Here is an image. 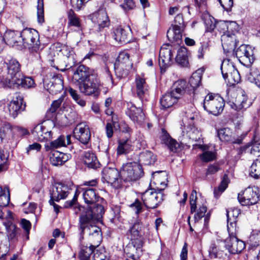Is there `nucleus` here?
I'll return each instance as SVG.
<instances>
[{
  "instance_id": "nucleus-1",
  "label": "nucleus",
  "mask_w": 260,
  "mask_h": 260,
  "mask_svg": "<svg viewBox=\"0 0 260 260\" xmlns=\"http://www.w3.org/2000/svg\"><path fill=\"white\" fill-rule=\"evenodd\" d=\"M22 74L21 64L15 58L7 59L4 63V74L0 76V83L4 87H14V82L19 81Z\"/></svg>"
},
{
  "instance_id": "nucleus-2",
  "label": "nucleus",
  "mask_w": 260,
  "mask_h": 260,
  "mask_svg": "<svg viewBox=\"0 0 260 260\" xmlns=\"http://www.w3.org/2000/svg\"><path fill=\"white\" fill-rule=\"evenodd\" d=\"M141 224L139 222L134 224L130 229L131 242L124 248V252L127 257L134 260H138L142 254L143 238L140 235Z\"/></svg>"
},
{
  "instance_id": "nucleus-3",
  "label": "nucleus",
  "mask_w": 260,
  "mask_h": 260,
  "mask_svg": "<svg viewBox=\"0 0 260 260\" xmlns=\"http://www.w3.org/2000/svg\"><path fill=\"white\" fill-rule=\"evenodd\" d=\"M20 49L27 48L31 51L39 50L41 43L38 31L35 29L26 28L20 32Z\"/></svg>"
},
{
  "instance_id": "nucleus-4",
  "label": "nucleus",
  "mask_w": 260,
  "mask_h": 260,
  "mask_svg": "<svg viewBox=\"0 0 260 260\" xmlns=\"http://www.w3.org/2000/svg\"><path fill=\"white\" fill-rule=\"evenodd\" d=\"M121 180L132 182L139 179L143 175L141 165L136 161L128 162L122 165L120 171Z\"/></svg>"
},
{
  "instance_id": "nucleus-5",
  "label": "nucleus",
  "mask_w": 260,
  "mask_h": 260,
  "mask_svg": "<svg viewBox=\"0 0 260 260\" xmlns=\"http://www.w3.org/2000/svg\"><path fill=\"white\" fill-rule=\"evenodd\" d=\"M224 102L222 97L218 94H207L203 102L204 109L208 113L217 116L223 111Z\"/></svg>"
},
{
  "instance_id": "nucleus-6",
  "label": "nucleus",
  "mask_w": 260,
  "mask_h": 260,
  "mask_svg": "<svg viewBox=\"0 0 260 260\" xmlns=\"http://www.w3.org/2000/svg\"><path fill=\"white\" fill-rule=\"evenodd\" d=\"M141 199L143 205L147 208L154 209L164 200V194L161 190L156 191L151 188L142 193Z\"/></svg>"
},
{
  "instance_id": "nucleus-7",
  "label": "nucleus",
  "mask_w": 260,
  "mask_h": 260,
  "mask_svg": "<svg viewBox=\"0 0 260 260\" xmlns=\"http://www.w3.org/2000/svg\"><path fill=\"white\" fill-rule=\"evenodd\" d=\"M223 78L231 84L238 83L240 80V76L233 62L229 59H224L220 66Z\"/></svg>"
},
{
  "instance_id": "nucleus-8",
  "label": "nucleus",
  "mask_w": 260,
  "mask_h": 260,
  "mask_svg": "<svg viewBox=\"0 0 260 260\" xmlns=\"http://www.w3.org/2000/svg\"><path fill=\"white\" fill-rule=\"evenodd\" d=\"M102 85L99 79L91 78L80 83L79 85V88L80 92L85 95H92L94 98H98Z\"/></svg>"
},
{
  "instance_id": "nucleus-9",
  "label": "nucleus",
  "mask_w": 260,
  "mask_h": 260,
  "mask_svg": "<svg viewBox=\"0 0 260 260\" xmlns=\"http://www.w3.org/2000/svg\"><path fill=\"white\" fill-rule=\"evenodd\" d=\"M79 230L80 231V239H83V235L87 234L90 236L101 232V229L94 225V221L92 220L90 217L80 216L79 219Z\"/></svg>"
},
{
  "instance_id": "nucleus-10",
  "label": "nucleus",
  "mask_w": 260,
  "mask_h": 260,
  "mask_svg": "<svg viewBox=\"0 0 260 260\" xmlns=\"http://www.w3.org/2000/svg\"><path fill=\"white\" fill-rule=\"evenodd\" d=\"M235 54L240 62L245 66H250L255 60L254 49L249 45H241Z\"/></svg>"
},
{
  "instance_id": "nucleus-11",
  "label": "nucleus",
  "mask_w": 260,
  "mask_h": 260,
  "mask_svg": "<svg viewBox=\"0 0 260 260\" xmlns=\"http://www.w3.org/2000/svg\"><path fill=\"white\" fill-rule=\"evenodd\" d=\"M71 190L70 185L61 182L55 183L50 191V198L58 202L60 200L65 199Z\"/></svg>"
},
{
  "instance_id": "nucleus-12",
  "label": "nucleus",
  "mask_w": 260,
  "mask_h": 260,
  "mask_svg": "<svg viewBox=\"0 0 260 260\" xmlns=\"http://www.w3.org/2000/svg\"><path fill=\"white\" fill-rule=\"evenodd\" d=\"M44 84L46 90L52 94L60 93L63 89V79L60 74L53 76L49 81L45 79Z\"/></svg>"
},
{
  "instance_id": "nucleus-13",
  "label": "nucleus",
  "mask_w": 260,
  "mask_h": 260,
  "mask_svg": "<svg viewBox=\"0 0 260 260\" xmlns=\"http://www.w3.org/2000/svg\"><path fill=\"white\" fill-rule=\"evenodd\" d=\"M238 199L242 205L251 206L258 202L259 196L256 190L249 187L244 190L242 194L239 193Z\"/></svg>"
},
{
  "instance_id": "nucleus-14",
  "label": "nucleus",
  "mask_w": 260,
  "mask_h": 260,
  "mask_svg": "<svg viewBox=\"0 0 260 260\" xmlns=\"http://www.w3.org/2000/svg\"><path fill=\"white\" fill-rule=\"evenodd\" d=\"M120 172L115 168H107L103 171V178L106 182L115 188L121 186V179L119 178Z\"/></svg>"
},
{
  "instance_id": "nucleus-15",
  "label": "nucleus",
  "mask_w": 260,
  "mask_h": 260,
  "mask_svg": "<svg viewBox=\"0 0 260 260\" xmlns=\"http://www.w3.org/2000/svg\"><path fill=\"white\" fill-rule=\"evenodd\" d=\"M92 22L97 24V30L101 31L103 28L108 27L110 20L104 9H101L89 16Z\"/></svg>"
},
{
  "instance_id": "nucleus-16",
  "label": "nucleus",
  "mask_w": 260,
  "mask_h": 260,
  "mask_svg": "<svg viewBox=\"0 0 260 260\" xmlns=\"http://www.w3.org/2000/svg\"><path fill=\"white\" fill-rule=\"evenodd\" d=\"M74 136L77 140L83 144H87L91 137L89 127L83 123L78 124L74 129Z\"/></svg>"
},
{
  "instance_id": "nucleus-17",
  "label": "nucleus",
  "mask_w": 260,
  "mask_h": 260,
  "mask_svg": "<svg viewBox=\"0 0 260 260\" xmlns=\"http://www.w3.org/2000/svg\"><path fill=\"white\" fill-rule=\"evenodd\" d=\"M126 114L132 120L140 124L143 122L145 119L142 109L136 107L132 103H127Z\"/></svg>"
},
{
  "instance_id": "nucleus-18",
  "label": "nucleus",
  "mask_w": 260,
  "mask_h": 260,
  "mask_svg": "<svg viewBox=\"0 0 260 260\" xmlns=\"http://www.w3.org/2000/svg\"><path fill=\"white\" fill-rule=\"evenodd\" d=\"M224 242L225 247L232 254L239 253L245 248L244 242L239 240L236 236H229Z\"/></svg>"
},
{
  "instance_id": "nucleus-19",
  "label": "nucleus",
  "mask_w": 260,
  "mask_h": 260,
  "mask_svg": "<svg viewBox=\"0 0 260 260\" xmlns=\"http://www.w3.org/2000/svg\"><path fill=\"white\" fill-rule=\"evenodd\" d=\"M160 139L161 144H165L171 152L176 153L181 150L180 144L175 139L171 138L165 129L162 128L161 129Z\"/></svg>"
},
{
  "instance_id": "nucleus-20",
  "label": "nucleus",
  "mask_w": 260,
  "mask_h": 260,
  "mask_svg": "<svg viewBox=\"0 0 260 260\" xmlns=\"http://www.w3.org/2000/svg\"><path fill=\"white\" fill-rule=\"evenodd\" d=\"M92 72L88 67L80 65L77 67L74 72L73 79L75 82L78 83V85L84 82L85 81L91 78Z\"/></svg>"
},
{
  "instance_id": "nucleus-21",
  "label": "nucleus",
  "mask_w": 260,
  "mask_h": 260,
  "mask_svg": "<svg viewBox=\"0 0 260 260\" xmlns=\"http://www.w3.org/2000/svg\"><path fill=\"white\" fill-rule=\"evenodd\" d=\"M34 138L39 141H48L52 138V133L43 123L36 125L32 131Z\"/></svg>"
},
{
  "instance_id": "nucleus-22",
  "label": "nucleus",
  "mask_w": 260,
  "mask_h": 260,
  "mask_svg": "<svg viewBox=\"0 0 260 260\" xmlns=\"http://www.w3.org/2000/svg\"><path fill=\"white\" fill-rule=\"evenodd\" d=\"M25 105L23 104V99L16 97L11 101L8 105L10 115L13 118H16L22 111L25 109Z\"/></svg>"
},
{
  "instance_id": "nucleus-23",
  "label": "nucleus",
  "mask_w": 260,
  "mask_h": 260,
  "mask_svg": "<svg viewBox=\"0 0 260 260\" xmlns=\"http://www.w3.org/2000/svg\"><path fill=\"white\" fill-rule=\"evenodd\" d=\"M172 51L169 45L162 46L159 51V64L161 68H166L171 64Z\"/></svg>"
},
{
  "instance_id": "nucleus-24",
  "label": "nucleus",
  "mask_w": 260,
  "mask_h": 260,
  "mask_svg": "<svg viewBox=\"0 0 260 260\" xmlns=\"http://www.w3.org/2000/svg\"><path fill=\"white\" fill-rule=\"evenodd\" d=\"M251 105V102L248 101L247 96L244 91L239 93L235 102L230 104L231 107L236 111H243L248 108Z\"/></svg>"
},
{
  "instance_id": "nucleus-25",
  "label": "nucleus",
  "mask_w": 260,
  "mask_h": 260,
  "mask_svg": "<svg viewBox=\"0 0 260 260\" xmlns=\"http://www.w3.org/2000/svg\"><path fill=\"white\" fill-rule=\"evenodd\" d=\"M105 210L103 205L97 204L92 208L88 207L86 211L83 213L80 216H86L87 217L92 218V220L100 221L104 214Z\"/></svg>"
},
{
  "instance_id": "nucleus-26",
  "label": "nucleus",
  "mask_w": 260,
  "mask_h": 260,
  "mask_svg": "<svg viewBox=\"0 0 260 260\" xmlns=\"http://www.w3.org/2000/svg\"><path fill=\"white\" fill-rule=\"evenodd\" d=\"M221 41L223 49L226 52L234 50L237 46L236 38L233 34L223 31V34L221 36Z\"/></svg>"
},
{
  "instance_id": "nucleus-27",
  "label": "nucleus",
  "mask_w": 260,
  "mask_h": 260,
  "mask_svg": "<svg viewBox=\"0 0 260 260\" xmlns=\"http://www.w3.org/2000/svg\"><path fill=\"white\" fill-rule=\"evenodd\" d=\"M6 43L13 47H15L18 49H20V32L14 31H7L4 36Z\"/></svg>"
},
{
  "instance_id": "nucleus-28",
  "label": "nucleus",
  "mask_w": 260,
  "mask_h": 260,
  "mask_svg": "<svg viewBox=\"0 0 260 260\" xmlns=\"http://www.w3.org/2000/svg\"><path fill=\"white\" fill-rule=\"evenodd\" d=\"M135 83L137 96L142 100L148 94V85L145 79L139 75L136 76Z\"/></svg>"
},
{
  "instance_id": "nucleus-29",
  "label": "nucleus",
  "mask_w": 260,
  "mask_h": 260,
  "mask_svg": "<svg viewBox=\"0 0 260 260\" xmlns=\"http://www.w3.org/2000/svg\"><path fill=\"white\" fill-rule=\"evenodd\" d=\"M188 89L189 87L186 81L184 80H179L174 83L171 90L175 92L174 94L180 99L185 92L191 93Z\"/></svg>"
},
{
  "instance_id": "nucleus-30",
  "label": "nucleus",
  "mask_w": 260,
  "mask_h": 260,
  "mask_svg": "<svg viewBox=\"0 0 260 260\" xmlns=\"http://www.w3.org/2000/svg\"><path fill=\"white\" fill-rule=\"evenodd\" d=\"M71 144V136H60L57 139L51 142L49 144H45L46 151L58 148L60 147H64Z\"/></svg>"
},
{
  "instance_id": "nucleus-31",
  "label": "nucleus",
  "mask_w": 260,
  "mask_h": 260,
  "mask_svg": "<svg viewBox=\"0 0 260 260\" xmlns=\"http://www.w3.org/2000/svg\"><path fill=\"white\" fill-rule=\"evenodd\" d=\"M131 29L129 27L123 28L121 26L117 27L113 31L114 40L120 43L128 41Z\"/></svg>"
},
{
  "instance_id": "nucleus-32",
  "label": "nucleus",
  "mask_w": 260,
  "mask_h": 260,
  "mask_svg": "<svg viewBox=\"0 0 260 260\" xmlns=\"http://www.w3.org/2000/svg\"><path fill=\"white\" fill-rule=\"evenodd\" d=\"M205 24L206 30L208 31H212L214 29L216 26L221 28L223 31L229 29L230 26H237V23L234 21L222 22L216 25L210 18L206 19L205 21Z\"/></svg>"
},
{
  "instance_id": "nucleus-33",
  "label": "nucleus",
  "mask_w": 260,
  "mask_h": 260,
  "mask_svg": "<svg viewBox=\"0 0 260 260\" xmlns=\"http://www.w3.org/2000/svg\"><path fill=\"white\" fill-rule=\"evenodd\" d=\"M174 93L170 90L162 95L160 100V103L162 108H169L177 103L179 99Z\"/></svg>"
},
{
  "instance_id": "nucleus-34",
  "label": "nucleus",
  "mask_w": 260,
  "mask_h": 260,
  "mask_svg": "<svg viewBox=\"0 0 260 260\" xmlns=\"http://www.w3.org/2000/svg\"><path fill=\"white\" fill-rule=\"evenodd\" d=\"M82 190L84 201L88 205L95 204L100 198L95 189L93 188H82Z\"/></svg>"
},
{
  "instance_id": "nucleus-35",
  "label": "nucleus",
  "mask_w": 260,
  "mask_h": 260,
  "mask_svg": "<svg viewBox=\"0 0 260 260\" xmlns=\"http://www.w3.org/2000/svg\"><path fill=\"white\" fill-rule=\"evenodd\" d=\"M185 28L177 26V25H173L172 28H169L167 32V37L171 42H176L179 44L182 37V31Z\"/></svg>"
},
{
  "instance_id": "nucleus-36",
  "label": "nucleus",
  "mask_w": 260,
  "mask_h": 260,
  "mask_svg": "<svg viewBox=\"0 0 260 260\" xmlns=\"http://www.w3.org/2000/svg\"><path fill=\"white\" fill-rule=\"evenodd\" d=\"M183 137L184 139H188V143L190 142H199L200 141L202 134L201 132L195 126H190L187 127L186 132H183Z\"/></svg>"
},
{
  "instance_id": "nucleus-37",
  "label": "nucleus",
  "mask_w": 260,
  "mask_h": 260,
  "mask_svg": "<svg viewBox=\"0 0 260 260\" xmlns=\"http://www.w3.org/2000/svg\"><path fill=\"white\" fill-rule=\"evenodd\" d=\"M70 158V155L59 151H55L51 154L50 158L51 164L55 166L62 165Z\"/></svg>"
},
{
  "instance_id": "nucleus-38",
  "label": "nucleus",
  "mask_w": 260,
  "mask_h": 260,
  "mask_svg": "<svg viewBox=\"0 0 260 260\" xmlns=\"http://www.w3.org/2000/svg\"><path fill=\"white\" fill-rule=\"evenodd\" d=\"M68 25L69 26H73L76 28L78 30H82V21L72 9L68 12Z\"/></svg>"
},
{
  "instance_id": "nucleus-39",
  "label": "nucleus",
  "mask_w": 260,
  "mask_h": 260,
  "mask_svg": "<svg viewBox=\"0 0 260 260\" xmlns=\"http://www.w3.org/2000/svg\"><path fill=\"white\" fill-rule=\"evenodd\" d=\"M218 136L222 141L230 142L233 143H240V141L237 142L234 138V134L229 128H223L218 131Z\"/></svg>"
},
{
  "instance_id": "nucleus-40",
  "label": "nucleus",
  "mask_w": 260,
  "mask_h": 260,
  "mask_svg": "<svg viewBox=\"0 0 260 260\" xmlns=\"http://www.w3.org/2000/svg\"><path fill=\"white\" fill-rule=\"evenodd\" d=\"M156 156L149 151H145L139 154V163L140 165H150L156 160Z\"/></svg>"
},
{
  "instance_id": "nucleus-41",
  "label": "nucleus",
  "mask_w": 260,
  "mask_h": 260,
  "mask_svg": "<svg viewBox=\"0 0 260 260\" xmlns=\"http://www.w3.org/2000/svg\"><path fill=\"white\" fill-rule=\"evenodd\" d=\"M83 161L85 165L89 168L96 169L99 166V162L95 155L92 152H85Z\"/></svg>"
},
{
  "instance_id": "nucleus-42",
  "label": "nucleus",
  "mask_w": 260,
  "mask_h": 260,
  "mask_svg": "<svg viewBox=\"0 0 260 260\" xmlns=\"http://www.w3.org/2000/svg\"><path fill=\"white\" fill-rule=\"evenodd\" d=\"M133 146L131 140L128 139L120 140L118 142L117 153L118 155L126 154L133 150Z\"/></svg>"
},
{
  "instance_id": "nucleus-43",
  "label": "nucleus",
  "mask_w": 260,
  "mask_h": 260,
  "mask_svg": "<svg viewBox=\"0 0 260 260\" xmlns=\"http://www.w3.org/2000/svg\"><path fill=\"white\" fill-rule=\"evenodd\" d=\"M19 81H15L14 82V86H21L25 88H29L35 86V83L34 79L31 77H26L22 74L18 78Z\"/></svg>"
},
{
  "instance_id": "nucleus-44",
  "label": "nucleus",
  "mask_w": 260,
  "mask_h": 260,
  "mask_svg": "<svg viewBox=\"0 0 260 260\" xmlns=\"http://www.w3.org/2000/svg\"><path fill=\"white\" fill-rule=\"evenodd\" d=\"M177 63L181 66H186L188 63L187 51L185 47H180L177 51V54L175 58Z\"/></svg>"
},
{
  "instance_id": "nucleus-45",
  "label": "nucleus",
  "mask_w": 260,
  "mask_h": 260,
  "mask_svg": "<svg viewBox=\"0 0 260 260\" xmlns=\"http://www.w3.org/2000/svg\"><path fill=\"white\" fill-rule=\"evenodd\" d=\"M202 75L200 72L198 71L193 73L189 79L188 86L191 92H193L197 87L199 86L201 82Z\"/></svg>"
},
{
  "instance_id": "nucleus-46",
  "label": "nucleus",
  "mask_w": 260,
  "mask_h": 260,
  "mask_svg": "<svg viewBox=\"0 0 260 260\" xmlns=\"http://www.w3.org/2000/svg\"><path fill=\"white\" fill-rule=\"evenodd\" d=\"M130 68L131 63L129 61V54L126 52H121L119 53L116 61L114 63V66H124Z\"/></svg>"
},
{
  "instance_id": "nucleus-47",
  "label": "nucleus",
  "mask_w": 260,
  "mask_h": 260,
  "mask_svg": "<svg viewBox=\"0 0 260 260\" xmlns=\"http://www.w3.org/2000/svg\"><path fill=\"white\" fill-rule=\"evenodd\" d=\"M95 248V246L93 245L89 246H82L79 254L80 260H90L91 254L95 252L94 251Z\"/></svg>"
},
{
  "instance_id": "nucleus-48",
  "label": "nucleus",
  "mask_w": 260,
  "mask_h": 260,
  "mask_svg": "<svg viewBox=\"0 0 260 260\" xmlns=\"http://www.w3.org/2000/svg\"><path fill=\"white\" fill-rule=\"evenodd\" d=\"M3 223L6 228L9 240L10 241L14 240L16 238L18 229L16 228V226L10 221L5 222Z\"/></svg>"
},
{
  "instance_id": "nucleus-49",
  "label": "nucleus",
  "mask_w": 260,
  "mask_h": 260,
  "mask_svg": "<svg viewBox=\"0 0 260 260\" xmlns=\"http://www.w3.org/2000/svg\"><path fill=\"white\" fill-rule=\"evenodd\" d=\"M248 80L260 87V74L256 69H251L247 75Z\"/></svg>"
},
{
  "instance_id": "nucleus-50",
  "label": "nucleus",
  "mask_w": 260,
  "mask_h": 260,
  "mask_svg": "<svg viewBox=\"0 0 260 260\" xmlns=\"http://www.w3.org/2000/svg\"><path fill=\"white\" fill-rule=\"evenodd\" d=\"M250 175L254 178L260 177V157L256 159L250 167Z\"/></svg>"
},
{
  "instance_id": "nucleus-51",
  "label": "nucleus",
  "mask_w": 260,
  "mask_h": 260,
  "mask_svg": "<svg viewBox=\"0 0 260 260\" xmlns=\"http://www.w3.org/2000/svg\"><path fill=\"white\" fill-rule=\"evenodd\" d=\"M230 211L227 212V227L229 236H236V220L230 217Z\"/></svg>"
},
{
  "instance_id": "nucleus-52",
  "label": "nucleus",
  "mask_w": 260,
  "mask_h": 260,
  "mask_svg": "<svg viewBox=\"0 0 260 260\" xmlns=\"http://www.w3.org/2000/svg\"><path fill=\"white\" fill-rule=\"evenodd\" d=\"M130 68L124 66H114V69L116 75L119 78H124L128 74V71Z\"/></svg>"
},
{
  "instance_id": "nucleus-53",
  "label": "nucleus",
  "mask_w": 260,
  "mask_h": 260,
  "mask_svg": "<svg viewBox=\"0 0 260 260\" xmlns=\"http://www.w3.org/2000/svg\"><path fill=\"white\" fill-rule=\"evenodd\" d=\"M201 159L204 162H209L216 158V153L212 151H206L200 155Z\"/></svg>"
},
{
  "instance_id": "nucleus-54",
  "label": "nucleus",
  "mask_w": 260,
  "mask_h": 260,
  "mask_svg": "<svg viewBox=\"0 0 260 260\" xmlns=\"http://www.w3.org/2000/svg\"><path fill=\"white\" fill-rule=\"evenodd\" d=\"M13 127L9 124H6L0 128V139L2 140L4 138H6L7 136L13 135Z\"/></svg>"
},
{
  "instance_id": "nucleus-55",
  "label": "nucleus",
  "mask_w": 260,
  "mask_h": 260,
  "mask_svg": "<svg viewBox=\"0 0 260 260\" xmlns=\"http://www.w3.org/2000/svg\"><path fill=\"white\" fill-rule=\"evenodd\" d=\"M37 16L39 23L44 22V5L43 0H38L37 7Z\"/></svg>"
},
{
  "instance_id": "nucleus-56",
  "label": "nucleus",
  "mask_w": 260,
  "mask_h": 260,
  "mask_svg": "<svg viewBox=\"0 0 260 260\" xmlns=\"http://www.w3.org/2000/svg\"><path fill=\"white\" fill-rule=\"evenodd\" d=\"M56 51H59L63 56L69 57L73 50L71 47L66 45H61L58 47H56Z\"/></svg>"
},
{
  "instance_id": "nucleus-57",
  "label": "nucleus",
  "mask_w": 260,
  "mask_h": 260,
  "mask_svg": "<svg viewBox=\"0 0 260 260\" xmlns=\"http://www.w3.org/2000/svg\"><path fill=\"white\" fill-rule=\"evenodd\" d=\"M201 47L199 48L198 52V57L199 59L204 58L205 53L209 51V43L206 42H203L201 43Z\"/></svg>"
},
{
  "instance_id": "nucleus-58",
  "label": "nucleus",
  "mask_w": 260,
  "mask_h": 260,
  "mask_svg": "<svg viewBox=\"0 0 260 260\" xmlns=\"http://www.w3.org/2000/svg\"><path fill=\"white\" fill-rule=\"evenodd\" d=\"M89 240L94 244L95 247L98 246L102 240L101 231L89 236Z\"/></svg>"
},
{
  "instance_id": "nucleus-59",
  "label": "nucleus",
  "mask_w": 260,
  "mask_h": 260,
  "mask_svg": "<svg viewBox=\"0 0 260 260\" xmlns=\"http://www.w3.org/2000/svg\"><path fill=\"white\" fill-rule=\"evenodd\" d=\"M207 211V207L205 206H202L198 210L197 213L194 216V223L198 222L202 217L205 216V213Z\"/></svg>"
},
{
  "instance_id": "nucleus-60",
  "label": "nucleus",
  "mask_w": 260,
  "mask_h": 260,
  "mask_svg": "<svg viewBox=\"0 0 260 260\" xmlns=\"http://www.w3.org/2000/svg\"><path fill=\"white\" fill-rule=\"evenodd\" d=\"M221 7L226 11H231L233 6V0H218Z\"/></svg>"
},
{
  "instance_id": "nucleus-61",
  "label": "nucleus",
  "mask_w": 260,
  "mask_h": 260,
  "mask_svg": "<svg viewBox=\"0 0 260 260\" xmlns=\"http://www.w3.org/2000/svg\"><path fill=\"white\" fill-rule=\"evenodd\" d=\"M93 258V260H109L106 253L105 252H103L99 250H96L94 252Z\"/></svg>"
},
{
  "instance_id": "nucleus-62",
  "label": "nucleus",
  "mask_w": 260,
  "mask_h": 260,
  "mask_svg": "<svg viewBox=\"0 0 260 260\" xmlns=\"http://www.w3.org/2000/svg\"><path fill=\"white\" fill-rule=\"evenodd\" d=\"M120 6L125 10L129 11L133 9L135 7V4L133 0H125L123 4Z\"/></svg>"
},
{
  "instance_id": "nucleus-63",
  "label": "nucleus",
  "mask_w": 260,
  "mask_h": 260,
  "mask_svg": "<svg viewBox=\"0 0 260 260\" xmlns=\"http://www.w3.org/2000/svg\"><path fill=\"white\" fill-rule=\"evenodd\" d=\"M130 207L136 210L137 214L142 211L143 205L138 199H136L135 202L130 205Z\"/></svg>"
},
{
  "instance_id": "nucleus-64",
  "label": "nucleus",
  "mask_w": 260,
  "mask_h": 260,
  "mask_svg": "<svg viewBox=\"0 0 260 260\" xmlns=\"http://www.w3.org/2000/svg\"><path fill=\"white\" fill-rule=\"evenodd\" d=\"M177 25V26L181 27L182 28L185 27V24L184 22L183 15L182 14H177L174 19V24Z\"/></svg>"
}]
</instances>
